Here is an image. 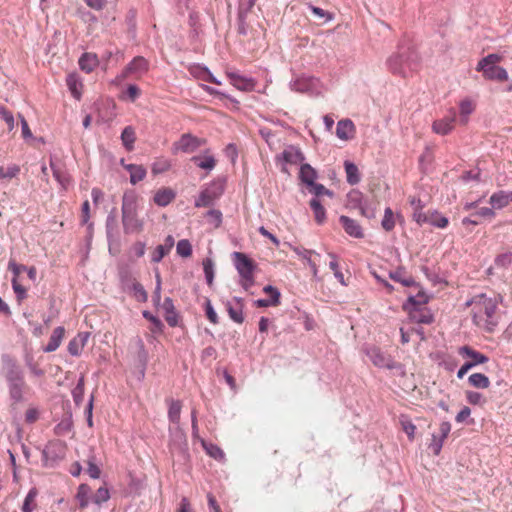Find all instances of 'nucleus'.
<instances>
[{
    "instance_id": "nucleus-1",
    "label": "nucleus",
    "mask_w": 512,
    "mask_h": 512,
    "mask_svg": "<svg viewBox=\"0 0 512 512\" xmlns=\"http://www.w3.org/2000/svg\"><path fill=\"white\" fill-rule=\"evenodd\" d=\"M473 323L479 328L491 332L499 322L498 301L495 297L478 294L467 302Z\"/></svg>"
},
{
    "instance_id": "nucleus-2",
    "label": "nucleus",
    "mask_w": 512,
    "mask_h": 512,
    "mask_svg": "<svg viewBox=\"0 0 512 512\" xmlns=\"http://www.w3.org/2000/svg\"><path fill=\"white\" fill-rule=\"evenodd\" d=\"M122 224L125 234H139L144 229L143 220L137 216V200L133 195L124 196L122 203Z\"/></svg>"
},
{
    "instance_id": "nucleus-3",
    "label": "nucleus",
    "mask_w": 512,
    "mask_h": 512,
    "mask_svg": "<svg viewBox=\"0 0 512 512\" xmlns=\"http://www.w3.org/2000/svg\"><path fill=\"white\" fill-rule=\"evenodd\" d=\"M233 259L235 268L240 275L241 286L247 291L255 283L254 272L256 270L255 262L242 252H234Z\"/></svg>"
},
{
    "instance_id": "nucleus-4",
    "label": "nucleus",
    "mask_w": 512,
    "mask_h": 512,
    "mask_svg": "<svg viewBox=\"0 0 512 512\" xmlns=\"http://www.w3.org/2000/svg\"><path fill=\"white\" fill-rule=\"evenodd\" d=\"M206 144V139L196 137L190 133L182 134L178 141L173 143L172 152L193 153Z\"/></svg>"
},
{
    "instance_id": "nucleus-5",
    "label": "nucleus",
    "mask_w": 512,
    "mask_h": 512,
    "mask_svg": "<svg viewBox=\"0 0 512 512\" xmlns=\"http://www.w3.org/2000/svg\"><path fill=\"white\" fill-rule=\"evenodd\" d=\"M148 69V61L142 56H137L125 67L123 72L116 77L115 81L120 83L132 74H135L138 77H140L142 74L146 73Z\"/></svg>"
},
{
    "instance_id": "nucleus-6",
    "label": "nucleus",
    "mask_w": 512,
    "mask_h": 512,
    "mask_svg": "<svg viewBox=\"0 0 512 512\" xmlns=\"http://www.w3.org/2000/svg\"><path fill=\"white\" fill-rule=\"evenodd\" d=\"M277 161L282 162L281 170L283 172H287L284 164L297 165L300 164L304 160V155L301 152L300 148L289 145L287 146L281 154L276 157Z\"/></svg>"
},
{
    "instance_id": "nucleus-7",
    "label": "nucleus",
    "mask_w": 512,
    "mask_h": 512,
    "mask_svg": "<svg viewBox=\"0 0 512 512\" xmlns=\"http://www.w3.org/2000/svg\"><path fill=\"white\" fill-rule=\"evenodd\" d=\"M456 112L450 109L449 114L441 119L435 120L432 124V131L438 135H447L451 133L455 127Z\"/></svg>"
},
{
    "instance_id": "nucleus-8",
    "label": "nucleus",
    "mask_w": 512,
    "mask_h": 512,
    "mask_svg": "<svg viewBox=\"0 0 512 512\" xmlns=\"http://www.w3.org/2000/svg\"><path fill=\"white\" fill-rule=\"evenodd\" d=\"M227 77L230 80V83L238 90L244 92L253 91L256 87V81L252 78L245 77L236 72H226Z\"/></svg>"
},
{
    "instance_id": "nucleus-9",
    "label": "nucleus",
    "mask_w": 512,
    "mask_h": 512,
    "mask_svg": "<svg viewBox=\"0 0 512 512\" xmlns=\"http://www.w3.org/2000/svg\"><path fill=\"white\" fill-rule=\"evenodd\" d=\"M409 302L413 305V308L410 310V318L417 322L423 324H429L433 321V316L429 312L426 307L420 305V302L416 304L413 297L409 298Z\"/></svg>"
},
{
    "instance_id": "nucleus-10",
    "label": "nucleus",
    "mask_w": 512,
    "mask_h": 512,
    "mask_svg": "<svg viewBox=\"0 0 512 512\" xmlns=\"http://www.w3.org/2000/svg\"><path fill=\"white\" fill-rule=\"evenodd\" d=\"M367 355L372 363L379 368H395V362L393 359L386 353L382 352L379 348L370 349Z\"/></svg>"
},
{
    "instance_id": "nucleus-11",
    "label": "nucleus",
    "mask_w": 512,
    "mask_h": 512,
    "mask_svg": "<svg viewBox=\"0 0 512 512\" xmlns=\"http://www.w3.org/2000/svg\"><path fill=\"white\" fill-rule=\"evenodd\" d=\"M339 222L342 225L344 231L351 237L361 239L364 237V231L361 225L354 219L348 216L342 215L339 218Z\"/></svg>"
},
{
    "instance_id": "nucleus-12",
    "label": "nucleus",
    "mask_w": 512,
    "mask_h": 512,
    "mask_svg": "<svg viewBox=\"0 0 512 512\" xmlns=\"http://www.w3.org/2000/svg\"><path fill=\"white\" fill-rule=\"evenodd\" d=\"M263 291L268 295V298L256 300L255 305L257 307H275L280 304L281 294L277 288L267 285L263 288Z\"/></svg>"
},
{
    "instance_id": "nucleus-13",
    "label": "nucleus",
    "mask_w": 512,
    "mask_h": 512,
    "mask_svg": "<svg viewBox=\"0 0 512 512\" xmlns=\"http://www.w3.org/2000/svg\"><path fill=\"white\" fill-rule=\"evenodd\" d=\"M459 355H461L463 358L469 359L468 362L472 365V367L484 364L488 361V357L470 346H462L458 350Z\"/></svg>"
},
{
    "instance_id": "nucleus-14",
    "label": "nucleus",
    "mask_w": 512,
    "mask_h": 512,
    "mask_svg": "<svg viewBox=\"0 0 512 512\" xmlns=\"http://www.w3.org/2000/svg\"><path fill=\"white\" fill-rule=\"evenodd\" d=\"M90 334L88 332H80L68 343V352L72 356H79L86 346Z\"/></svg>"
},
{
    "instance_id": "nucleus-15",
    "label": "nucleus",
    "mask_w": 512,
    "mask_h": 512,
    "mask_svg": "<svg viewBox=\"0 0 512 512\" xmlns=\"http://www.w3.org/2000/svg\"><path fill=\"white\" fill-rule=\"evenodd\" d=\"M477 71H481L483 73V77L487 80H496L499 82H504L508 80V73L506 69L500 66H489L484 67V69H476Z\"/></svg>"
},
{
    "instance_id": "nucleus-16",
    "label": "nucleus",
    "mask_w": 512,
    "mask_h": 512,
    "mask_svg": "<svg viewBox=\"0 0 512 512\" xmlns=\"http://www.w3.org/2000/svg\"><path fill=\"white\" fill-rule=\"evenodd\" d=\"M221 195L220 191L213 188H206L201 191L200 195L195 201L196 207H209L219 198Z\"/></svg>"
},
{
    "instance_id": "nucleus-17",
    "label": "nucleus",
    "mask_w": 512,
    "mask_h": 512,
    "mask_svg": "<svg viewBox=\"0 0 512 512\" xmlns=\"http://www.w3.org/2000/svg\"><path fill=\"white\" fill-rule=\"evenodd\" d=\"M235 305L231 302H227L226 309L229 317L236 323L242 324L244 321L243 316V300L241 298H234Z\"/></svg>"
},
{
    "instance_id": "nucleus-18",
    "label": "nucleus",
    "mask_w": 512,
    "mask_h": 512,
    "mask_svg": "<svg viewBox=\"0 0 512 512\" xmlns=\"http://www.w3.org/2000/svg\"><path fill=\"white\" fill-rule=\"evenodd\" d=\"M64 336L65 328L62 326L56 327L50 336L48 344L43 348V351L47 353L56 351L60 347Z\"/></svg>"
},
{
    "instance_id": "nucleus-19",
    "label": "nucleus",
    "mask_w": 512,
    "mask_h": 512,
    "mask_svg": "<svg viewBox=\"0 0 512 512\" xmlns=\"http://www.w3.org/2000/svg\"><path fill=\"white\" fill-rule=\"evenodd\" d=\"M121 165L130 173V182L135 185L142 181L147 174L144 166L137 164H125L124 160H121Z\"/></svg>"
},
{
    "instance_id": "nucleus-20",
    "label": "nucleus",
    "mask_w": 512,
    "mask_h": 512,
    "mask_svg": "<svg viewBox=\"0 0 512 512\" xmlns=\"http://www.w3.org/2000/svg\"><path fill=\"white\" fill-rule=\"evenodd\" d=\"M490 204L495 209H502L512 202V191H498L491 195Z\"/></svg>"
},
{
    "instance_id": "nucleus-21",
    "label": "nucleus",
    "mask_w": 512,
    "mask_h": 512,
    "mask_svg": "<svg viewBox=\"0 0 512 512\" xmlns=\"http://www.w3.org/2000/svg\"><path fill=\"white\" fill-rule=\"evenodd\" d=\"M79 67L85 73H91L99 65L98 56L94 53H84L78 61Z\"/></svg>"
},
{
    "instance_id": "nucleus-22",
    "label": "nucleus",
    "mask_w": 512,
    "mask_h": 512,
    "mask_svg": "<svg viewBox=\"0 0 512 512\" xmlns=\"http://www.w3.org/2000/svg\"><path fill=\"white\" fill-rule=\"evenodd\" d=\"M355 126L349 119L337 123L336 134L340 139L348 140L354 136Z\"/></svg>"
},
{
    "instance_id": "nucleus-23",
    "label": "nucleus",
    "mask_w": 512,
    "mask_h": 512,
    "mask_svg": "<svg viewBox=\"0 0 512 512\" xmlns=\"http://www.w3.org/2000/svg\"><path fill=\"white\" fill-rule=\"evenodd\" d=\"M191 161H193L199 168L205 170H212L216 166V160L208 149L205 150L202 156L192 157Z\"/></svg>"
},
{
    "instance_id": "nucleus-24",
    "label": "nucleus",
    "mask_w": 512,
    "mask_h": 512,
    "mask_svg": "<svg viewBox=\"0 0 512 512\" xmlns=\"http://www.w3.org/2000/svg\"><path fill=\"white\" fill-rule=\"evenodd\" d=\"M162 308L165 312V320L169 326L175 327L178 324V315L171 298H165Z\"/></svg>"
},
{
    "instance_id": "nucleus-25",
    "label": "nucleus",
    "mask_w": 512,
    "mask_h": 512,
    "mask_svg": "<svg viewBox=\"0 0 512 512\" xmlns=\"http://www.w3.org/2000/svg\"><path fill=\"white\" fill-rule=\"evenodd\" d=\"M66 84L71 94L79 100L82 95L83 84L80 77L76 73H70L66 78Z\"/></svg>"
},
{
    "instance_id": "nucleus-26",
    "label": "nucleus",
    "mask_w": 512,
    "mask_h": 512,
    "mask_svg": "<svg viewBox=\"0 0 512 512\" xmlns=\"http://www.w3.org/2000/svg\"><path fill=\"white\" fill-rule=\"evenodd\" d=\"M175 198V193L172 189L170 188H162V189H159L155 195H154V202L158 205V206H167L168 204H170Z\"/></svg>"
},
{
    "instance_id": "nucleus-27",
    "label": "nucleus",
    "mask_w": 512,
    "mask_h": 512,
    "mask_svg": "<svg viewBox=\"0 0 512 512\" xmlns=\"http://www.w3.org/2000/svg\"><path fill=\"white\" fill-rule=\"evenodd\" d=\"M426 224L433 225L437 228H446L449 224L448 218L443 216L441 213H439L436 210H429L427 211V222Z\"/></svg>"
},
{
    "instance_id": "nucleus-28",
    "label": "nucleus",
    "mask_w": 512,
    "mask_h": 512,
    "mask_svg": "<svg viewBox=\"0 0 512 512\" xmlns=\"http://www.w3.org/2000/svg\"><path fill=\"white\" fill-rule=\"evenodd\" d=\"M190 72L191 74L200 79V80H203L205 82H210V83H213V84H216V85H220L221 82L219 80H217L212 74L211 72L205 68V67H200V66H195V67H192L190 69Z\"/></svg>"
},
{
    "instance_id": "nucleus-29",
    "label": "nucleus",
    "mask_w": 512,
    "mask_h": 512,
    "mask_svg": "<svg viewBox=\"0 0 512 512\" xmlns=\"http://www.w3.org/2000/svg\"><path fill=\"white\" fill-rule=\"evenodd\" d=\"M460 108V123L466 125L469 120V115L475 110V104L471 99H464L459 104Z\"/></svg>"
},
{
    "instance_id": "nucleus-30",
    "label": "nucleus",
    "mask_w": 512,
    "mask_h": 512,
    "mask_svg": "<svg viewBox=\"0 0 512 512\" xmlns=\"http://www.w3.org/2000/svg\"><path fill=\"white\" fill-rule=\"evenodd\" d=\"M468 382L471 386L478 389H486L490 386L489 378L482 373L471 374L468 378Z\"/></svg>"
},
{
    "instance_id": "nucleus-31",
    "label": "nucleus",
    "mask_w": 512,
    "mask_h": 512,
    "mask_svg": "<svg viewBox=\"0 0 512 512\" xmlns=\"http://www.w3.org/2000/svg\"><path fill=\"white\" fill-rule=\"evenodd\" d=\"M25 386V381L9 384V394L15 403L21 402L23 400Z\"/></svg>"
},
{
    "instance_id": "nucleus-32",
    "label": "nucleus",
    "mask_w": 512,
    "mask_h": 512,
    "mask_svg": "<svg viewBox=\"0 0 512 512\" xmlns=\"http://www.w3.org/2000/svg\"><path fill=\"white\" fill-rule=\"evenodd\" d=\"M121 140L123 142L124 147L131 151L134 148V142L136 140L135 131L131 126H127L124 128L121 134Z\"/></svg>"
},
{
    "instance_id": "nucleus-33",
    "label": "nucleus",
    "mask_w": 512,
    "mask_h": 512,
    "mask_svg": "<svg viewBox=\"0 0 512 512\" xmlns=\"http://www.w3.org/2000/svg\"><path fill=\"white\" fill-rule=\"evenodd\" d=\"M6 379L8 381V384L24 381L22 371L14 362L9 363V368L6 373Z\"/></svg>"
},
{
    "instance_id": "nucleus-34",
    "label": "nucleus",
    "mask_w": 512,
    "mask_h": 512,
    "mask_svg": "<svg viewBox=\"0 0 512 512\" xmlns=\"http://www.w3.org/2000/svg\"><path fill=\"white\" fill-rule=\"evenodd\" d=\"M345 171L347 175V182L351 185H355L360 181V174L358 167L352 162H345Z\"/></svg>"
},
{
    "instance_id": "nucleus-35",
    "label": "nucleus",
    "mask_w": 512,
    "mask_h": 512,
    "mask_svg": "<svg viewBox=\"0 0 512 512\" xmlns=\"http://www.w3.org/2000/svg\"><path fill=\"white\" fill-rule=\"evenodd\" d=\"M300 179L307 185H313L316 179V171L309 164H303L300 168Z\"/></svg>"
},
{
    "instance_id": "nucleus-36",
    "label": "nucleus",
    "mask_w": 512,
    "mask_h": 512,
    "mask_svg": "<svg viewBox=\"0 0 512 512\" xmlns=\"http://www.w3.org/2000/svg\"><path fill=\"white\" fill-rule=\"evenodd\" d=\"M90 492L91 489L87 484H81L78 487L76 500L78 501L80 508H85L88 506Z\"/></svg>"
},
{
    "instance_id": "nucleus-37",
    "label": "nucleus",
    "mask_w": 512,
    "mask_h": 512,
    "mask_svg": "<svg viewBox=\"0 0 512 512\" xmlns=\"http://www.w3.org/2000/svg\"><path fill=\"white\" fill-rule=\"evenodd\" d=\"M182 404L179 400H170L168 408V418L173 423H178L180 420Z\"/></svg>"
},
{
    "instance_id": "nucleus-38",
    "label": "nucleus",
    "mask_w": 512,
    "mask_h": 512,
    "mask_svg": "<svg viewBox=\"0 0 512 512\" xmlns=\"http://www.w3.org/2000/svg\"><path fill=\"white\" fill-rule=\"evenodd\" d=\"M503 60V56L497 53L488 54L486 57L482 58L478 64L476 69H484V67L496 66L497 63Z\"/></svg>"
},
{
    "instance_id": "nucleus-39",
    "label": "nucleus",
    "mask_w": 512,
    "mask_h": 512,
    "mask_svg": "<svg viewBox=\"0 0 512 512\" xmlns=\"http://www.w3.org/2000/svg\"><path fill=\"white\" fill-rule=\"evenodd\" d=\"M310 207L314 212V217L317 223L321 224L325 220V209L317 199H312L310 201Z\"/></svg>"
},
{
    "instance_id": "nucleus-40",
    "label": "nucleus",
    "mask_w": 512,
    "mask_h": 512,
    "mask_svg": "<svg viewBox=\"0 0 512 512\" xmlns=\"http://www.w3.org/2000/svg\"><path fill=\"white\" fill-rule=\"evenodd\" d=\"M512 265V253L506 252L495 258L494 266L498 269H508Z\"/></svg>"
},
{
    "instance_id": "nucleus-41",
    "label": "nucleus",
    "mask_w": 512,
    "mask_h": 512,
    "mask_svg": "<svg viewBox=\"0 0 512 512\" xmlns=\"http://www.w3.org/2000/svg\"><path fill=\"white\" fill-rule=\"evenodd\" d=\"M382 228L385 231H391L395 227V216L391 208L387 207L384 212V217L381 222Z\"/></svg>"
},
{
    "instance_id": "nucleus-42",
    "label": "nucleus",
    "mask_w": 512,
    "mask_h": 512,
    "mask_svg": "<svg viewBox=\"0 0 512 512\" xmlns=\"http://www.w3.org/2000/svg\"><path fill=\"white\" fill-rule=\"evenodd\" d=\"M465 396L468 403L471 405L484 406L487 402L486 398L479 392L466 391Z\"/></svg>"
},
{
    "instance_id": "nucleus-43",
    "label": "nucleus",
    "mask_w": 512,
    "mask_h": 512,
    "mask_svg": "<svg viewBox=\"0 0 512 512\" xmlns=\"http://www.w3.org/2000/svg\"><path fill=\"white\" fill-rule=\"evenodd\" d=\"M36 496H37V491L35 489H31L28 492V494L24 500L23 506H22L23 512H32L36 508V503H35Z\"/></svg>"
},
{
    "instance_id": "nucleus-44",
    "label": "nucleus",
    "mask_w": 512,
    "mask_h": 512,
    "mask_svg": "<svg viewBox=\"0 0 512 512\" xmlns=\"http://www.w3.org/2000/svg\"><path fill=\"white\" fill-rule=\"evenodd\" d=\"M132 295L138 302H146L148 299L146 290L139 282L132 284Z\"/></svg>"
},
{
    "instance_id": "nucleus-45",
    "label": "nucleus",
    "mask_w": 512,
    "mask_h": 512,
    "mask_svg": "<svg viewBox=\"0 0 512 512\" xmlns=\"http://www.w3.org/2000/svg\"><path fill=\"white\" fill-rule=\"evenodd\" d=\"M176 250L181 257H189L192 254V246L186 239H182L177 243Z\"/></svg>"
},
{
    "instance_id": "nucleus-46",
    "label": "nucleus",
    "mask_w": 512,
    "mask_h": 512,
    "mask_svg": "<svg viewBox=\"0 0 512 512\" xmlns=\"http://www.w3.org/2000/svg\"><path fill=\"white\" fill-rule=\"evenodd\" d=\"M171 167V163L167 159H158L156 160L152 165V173L153 174H160L168 171Z\"/></svg>"
},
{
    "instance_id": "nucleus-47",
    "label": "nucleus",
    "mask_w": 512,
    "mask_h": 512,
    "mask_svg": "<svg viewBox=\"0 0 512 512\" xmlns=\"http://www.w3.org/2000/svg\"><path fill=\"white\" fill-rule=\"evenodd\" d=\"M0 120L6 124L8 132H10L14 129V126H15L14 117H13L12 113L10 111H8L7 109L0 108Z\"/></svg>"
},
{
    "instance_id": "nucleus-48",
    "label": "nucleus",
    "mask_w": 512,
    "mask_h": 512,
    "mask_svg": "<svg viewBox=\"0 0 512 512\" xmlns=\"http://www.w3.org/2000/svg\"><path fill=\"white\" fill-rule=\"evenodd\" d=\"M402 430L407 434L410 440L414 439L416 426L406 417H402L400 420Z\"/></svg>"
},
{
    "instance_id": "nucleus-49",
    "label": "nucleus",
    "mask_w": 512,
    "mask_h": 512,
    "mask_svg": "<svg viewBox=\"0 0 512 512\" xmlns=\"http://www.w3.org/2000/svg\"><path fill=\"white\" fill-rule=\"evenodd\" d=\"M255 5V0H240L238 13L240 18H245Z\"/></svg>"
},
{
    "instance_id": "nucleus-50",
    "label": "nucleus",
    "mask_w": 512,
    "mask_h": 512,
    "mask_svg": "<svg viewBox=\"0 0 512 512\" xmlns=\"http://www.w3.org/2000/svg\"><path fill=\"white\" fill-rule=\"evenodd\" d=\"M19 172H20V168L18 165H12L7 168L0 167V179L14 178L19 174Z\"/></svg>"
},
{
    "instance_id": "nucleus-51",
    "label": "nucleus",
    "mask_w": 512,
    "mask_h": 512,
    "mask_svg": "<svg viewBox=\"0 0 512 512\" xmlns=\"http://www.w3.org/2000/svg\"><path fill=\"white\" fill-rule=\"evenodd\" d=\"M12 288L19 301L27 297V289L16 278H12Z\"/></svg>"
},
{
    "instance_id": "nucleus-52",
    "label": "nucleus",
    "mask_w": 512,
    "mask_h": 512,
    "mask_svg": "<svg viewBox=\"0 0 512 512\" xmlns=\"http://www.w3.org/2000/svg\"><path fill=\"white\" fill-rule=\"evenodd\" d=\"M169 253V248H166L164 245H158L155 250L152 252L151 260L152 262L158 263L160 262L167 254Z\"/></svg>"
},
{
    "instance_id": "nucleus-53",
    "label": "nucleus",
    "mask_w": 512,
    "mask_h": 512,
    "mask_svg": "<svg viewBox=\"0 0 512 512\" xmlns=\"http://www.w3.org/2000/svg\"><path fill=\"white\" fill-rule=\"evenodd\" d=\"M204 447H205L207 454L210 455L211 457H213L214 459H216V460L224 459L225 454L217 445L209 444V445H205Z\"/></svg>"
},
{
    "instance_id": "nucleus-54",
    "label": "nucleus",
    "mask_w": 512,
    "mask_h": 512,
    "mask_svg": "<svg viewBox=\"0 0 512 512\" xmlns=\"http://www.w3.org/2000/svg\"><path fill=\"white\" fill-rule=\"evenodd\" d=\"M203 269L207 279V283L211 285L214 278L213 262L211 259L207 258L203 261Z\"/></svg>"
},
{
    "instance_id": "nucleus-55",
    "label": "nucleus",
    "mask_w": 512,
    "mask_h": 512,
    "mask_svg": "<svg viewBox=\"0 0 512 512\" xmlns=\"http://www.w3.org/2000/svg\"><path fill=\"white\" fill-rule=\"evenodd\" d=\"M109 491L106 487H100L94 494L92 500L96 504H101L109 499Z\"/></svg>"
},
{
    "instance_id": "nucleus-56",
    "label": "nucleus",
    "mask_w": 512,
    "mask_h": 512,
    "mask_svg": "<svg viewBox=\"0 0 512 512\" xmlns=\"http://www.w3.org/2000/svg\"><path fill=\"white\" fill-rule=\"evenodd\" d=\"M8 270L13 273V278L19 280L20 274L26 271V266L23 264H18L14 260H10L8 263Z\"/></svg>"
},
{
    "instance_id": "nucleus-57",
    "label": "nucleus",
    "mask_w": 512,
    "mask_h": 512,
    "mask_svg": "<svg viewBox=\"0 0 512 512\" xmlns=\"http://www.w3.org/2000/svg\"><path fill=\"white\" fill-rule=\"evenodd\" d=\"M402 59L400 56H392L388 59V66L393 73L401 72Z\"/></svg>"
},
{
    "instance_id": "nucleus-58",
    "label": "nucleus",
    "mask_w": 512,
    "mask_h": 512,
    "mask_svg": "<svg viewBox=\"0 0 512 512\" xmlns=\"http://www.w3.org/2000/svg\"><path fill=\"white\" fill-rule=\"evenodd\" d=\"M205 310H206V316H207L208 320L212 324H217L218 323V316H217L216 312L214 311V309L212 307L211 301L208 300V299L206 300Z\"/></svg>"
},
{
    "instance_id": "nucleus-59",
    "label": "nucleus",
    "mask_w": 512,
    "mask_h": 512,
    "mask_svg": "<svg viewBox=\"0 0 512 512\" xmlns=\"http://www.w3.org/2000/svg\"><path fill=\"white\" fill-rule=\"evenodd\" d=\"M412 218L419 225L426 224L427 212H423V209L414 210L412 213Z\"/></svg>"
},
{
    "instance_id": "nucleus-60",
    "label": "nucleus",
    "mask_w": 512,
    "mask_h": 512,
    "mask_svg": "<svg viewBox=\"0 0 512 512\" xmlns=\"http://www.w3.org/2000/svg\"><path fill=\"white\" fill-rule=\"evenodd\" d=\"M444 439H441L439 438L438 436L436 435H433V439H432V442L430 444V448L431 450L433 451V453L435 455H439L442 447H443V443H444Z\"/></svg>"
},
{
    "instance_id": "nucleus-61",
    "label": "nucleus",
    "mask_w": 512,
    "mask_h": 512,
    "mask_svg": "<svg viewBox=\"0 0 512 512\" xmlns=\"http://www.w3.org/2000/svg\"><path fill=\"white\" fill-rule=\"evenodd\" d=\"M90 219V204L88 200H85L82 204L81 209V223L82 224H88Z\"/></svg>"
},
{
    "instance_id": "nucleus-62",
    "label": "nucleus",
    "mask_w": 512,
    "mask_h": 512,
    "mask_svg": "<svg viewBox=\"0 0 512 512\" xmlns=\"http://www.w3.org/2000/svg\"><path fill=\"white\" fill-rule=\"evenodd\" d=\"M39 418V411L36 408H28L25 412V421L27 423H34Z\"/></svg>"
},
{
    "instance_id": "nucleus-63",
    "label": "nucleus",
    "mask_w": 512,
    "mask_h": 512,
    "mask_svg": "<svg viewBox=\"0 0 512 512\" xmlns=\"http://www.w3.org/2000/svg\"><path fill=\"white\" fill-rule=\"evenodd\" d=\"M87 473L89 474V476L91 478L97 479V478L100 477L101 471H100L99 467L95 463L89 461L88 462Z\"/></svg>"
},
{
    "instance_id": "nucleus-64",
    "label": "nucleus",
    "mask_w": 512,
    "mask_h": 512,
    "mask_svg": "<svg viewBox=\"0 0 512 512\" xmlns=\"http://www.w3.org/2000/svg\"><path fill=\"white\" fill-rule=\"evenodd\" d=\"M132 251L136 257L140 258L145 254V243L137 241L132 246Z\"/></svg>"
}]
</instances>
